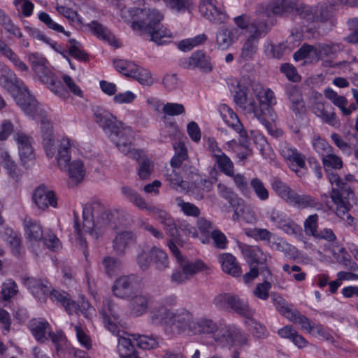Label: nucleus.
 <instances>
[{
    "label": "nucleus",
    "instance_id": "nucleus-28",
    "mask_svg": "<svg viewBox=\"0 0 358 358\" xmlns=\"http://www.w3.org/2000/svg\"><path fill=\"white\" fill-rule=\"evenodd\" d=\"M219 262L221 264L222 271L233 276L238 277L241 273V268L236 258L230 253H222L219 256Z\"/></svg>",
    "mask_w": 358,
    "mask_h": 358
},
{
    "label": "nucleus",
    "instance_id": "nucleus-2",
    "mask_svg": "<svg viewBox=\"0 0 358 358\" xmlns=\"http://www.w3.org/2000/svg\"><path fill=\"white\" fill-rule=\"evenodd\" d=\"M252 92L259 101V105L252 99L248 96V87L238 83L236 85L234 101L235 103L245 113L252 114L265 127L268 129L270 122L263 117V106H270L276 103L273 92L270 89H264L259 83L252 85Z\"/></svg>",
    "mask_w": 358,
    "mask_h": 358
},
{
    "label": "nucleus",
    "instance_id": "nucleus-35",
    "mask_svg": "<svg viewBox=\"0 0 358 358\" xmlns=\"http://www.w3.org/2000/svg\"><path fill=\"white\" fill-rule=\"evenodd\" d=\"M178 263L180 265V269L184 271L189 279L207 268L206 265L199 259L190 261L187 258L183 257L180 258Z\"/></svg>",
    "mask_w": 358,
    "mask_h": 358
},
{
    "label": "nucleus",
    "instance_id": "nucleus-1",
    "mask_svg": "<svg viewBox=\"0 0 358 358\" xmlns=\"http://www.w3.org/2000/svg\"><path fill=\"white\" fill-rule=\"evenodd\" d=\"M74 229L85 257L88 255L87 241L83 234L88 233L92 238L96 239L101 234L110 222L109 214L106 212L104 207L99 202L86 204L83 209L82 227L78 222V215L74 211Z\"/></svg>",
    "mask_w": 358,
    "mask_h": 358
},
{
    "label": "nucleus",
    "instance_id": "nucleus-16",
    "mask_svg": "<svg viewBox=\"0 0 358 358\" xmlns=\"http://www.w3.org/2000/svg\"><path fill=\"white\" fill-rule=\"evenodd\" d=\"M295 1L292 0H273L266 6L264 11L258 19L264 20V17H270L271 15L283 16L294 10Z\"/></svg>",
    "mask_w": 358,
    "mask_h": 358
},
{
    "label": "nucleus",
    "instance_id": "nucleus-33",
    "mask_svg": "<svg viewBox=\"0 0 358 358\" xmlns=\"http://www.w3.org/2000/svg\"><path fill=\"white\" fill-rule=\"evenodd\" d=\"M149 306V299L147 295L138 294L133 296L129 301L131 314L136 316H141L145 314Z\"/></svg>",
    "mask_w": 358,
    "mask_h": 358
},
{
    "label": "nucleus",
    "instance_id": "nucleus-5",
    "mask_svg": "<svg viewBox=\"0 0 358 358\" xmlns=\"http://www.w3.org/2000/svg\"><path fill=\"white\" fill-rule=\"evenodd\" d=\"M17 105L24 112L25 114L32 118L41 119V130L43 139V145L46 154L49 157L54 155L53 146L55 138L52 133V125L50 121L46 117L45 111L41 108L37 100L34 96L28 97V103L22 97H18Z\"/></svg>",
    "mask_w": 358,
    "mask_h": 358
},
{
    "label": "nucleus",
    "instance_id": "nucleus-25",
    "mask_svg": "<svg viewBox=\"0 0 358 358\" xmlns=\"http://www.w3.org/2000/svg\"><path fill=\"white\" fill-rule=\"evenodd\" d=\"M0 164L7 171L9 176L16 182L20 180L22 172L12 159L8 150L3 147H0Z\"/></svg>",
    "mask_w": 358,
    "mask_h": 358
},
{
    "label": "nucleus",
    "instance_id": "nucleus-3",
    "mask_svg": "<svg viewBox=\"0 0 358 358\" xmlns=\"http://www.w3.org/2000/svg\"><path fill=\"white\" fill-rule=\"evenodd\" d=\"M130 13L134 17L131 27L138 34H148L151 41L158 45H162L172 38L171 31L161 24L164 15L158 10L136 8Z\"/></svg>",
    "mask_w": 358,
    "mask_h": 358
},
{
    "label": "nucleus",
    "instance_id": "nucleus-54",
    "mask_svg": "<svg viewBox=\"0 0 358 358\" xmlns=\"http://www.w3.org/2000/svg\"><path fill=\"white\" fill-rule=\"evenodd\" d=\"M252 317H247L248 320L246 321V324L253 336L257 338H266L268 336V332L266 327Z\"/></svg>",
    "mask_w": 358,
    "mask_h": 358
},
{
    "label": "nucleus",
    "instance_id": "nucleus-22",
    "mask_svg": "<svg viewBox=\"0 0 358 358\" xmlns=\"http://www.w3.org/2000/svg\"><path fill=\"white\" fill-rule=\"evenodd\" d=\"M280 153L290 166H296L300 169L306 166L305 155L292 145L287 143H282L280 147Z\"/></svg>",
    "mask_w": 358,
    "mask_h": 358
},
{
    "label": "nucleus",
    "instance_id": "nucleus-7",
    "mask_svg": "<svg viewBox=\"0 0 358 358\" xmlns=\"http://www.w3.org/2000/svg\"><path fill=\"white\" fill-rule=\"evenodd\" d=\"M213 303L220 310H232L237 314L245 317H252L255 313V311L249 306L247 301L230 293L217 295L213 299Z\"/></svg>",
    "mask_w": 358,
    "mask_h": 358
},
{
    "label": "nucleus",
    "instance_id": "nucleus-30",
    "mask_svg": "<svg viewBox=\"0 0 358 358\" xmlns=\"http://www.w3.org/2000/svg\"><path fill=\"white\" fill-rule=\"evenodd\" d=\"M344 49L345 45L342 43H319L315 45V55L318 59L331 57L343 51Z\"/></svg>",
    "mask_w": 358,
    "mask_h": 358
},
{
    "label": "nucleus",
    "instance_id": "nucleus-62",
    "mask_svg": "<svg viewBox=\"0 0 358 358\" xmlns=\"http://www.w3.org/2000/svg\"><path fill=\"white\" fill-rule=\"evenodd\" d=\"M166 178L173 188L178 189L181 187L185 189L183 185L184 181L180 176V169L172 168L171 170H167Z\"/></svg>",
    "mask_w": 358,
    "mask_h": 358
},
{
    "label": "nucleus",
    "instance_id": "nucleus-49",
    "mask_svg": "<svg viewBox=\"0 0 358 358\" xmlns=\"http://www.w3.org/2000/svg\"><path fill=\"white\" fill-rule=\"evenodd\" d=\"M210 179L200 178L195 182L196 188L201 189L203 192H209L213 189L214 184L217 181L218 172L215 167L210 169L209 171Z\"/></svg>",
    "mask_w": 358,
    "mask_h": 358
},
{
    "label": "nucleus",
    "instance_id": "nucleus-23",
    "mask_svg": "<svg viewBox=\"0 0 358 358\" xmlns=\"http://www.w3.org/2000/svg\"><path fill=\"white\" fill-rule=\"evenodd\" d=\"M312 110L324 122L332 127H337L339 124L336 114L334 112L333 107L329 103L321 101L315 102L313 106Z\"/></svg>",
    "mask_w": 358,
    "mask_h": 358
},
{
    "label": "nucleus",
    "instance_id": "nucleus-34",
    "mask_svg": "<svg viewBox=\"0 0 358 358\" xmlns=\"http://www.w3.org/2000/svg\"><path fill=\"white\" fill-rule=\"evenodd\" d=\"M124 197L141 210H148L151 203H146L145 199L133 188L129 186H122L120 189Z\"/></svg>",
    "mask_w": 358,
    "mask_h": 358
},
{
    "label": "nucleus",
    "instance_id": "nucleus-39",
    "mask_svg": "<svg viewBox=\"0 0 358 358\" xmlns=\"http://www.w3.org/2000/svg\"><path fill=\"white\" fill-rule=\"evenodd\" d=\"M71 146V141L69 138H64L61 140L57 156L58 165L60 169H66L68 163L70 162V150Z\"/></svg>",
    "mask_w": 358,
    "mask_h": 358
},
{
    "label": "nucleus",
    "instance_id": "nucleus-64",
    "mask_svg": "<svg viewBox=\"0 0 358 358\" xmlns=\"http://www.w3.org/2000/svg\"><path fill=\"white\" fill-rule=\"evenodd\" d=\"M318 215L313 214L309 215L304 221L303 227L306 235L314 237L317 232Z\"/></svg>",
    "mask_w": 358,
    "mask_h": 358
},
{
    "label": "nucleus",
    "instance_id": "nucleus-63",
    "mask_svg": "<svg viewBox=\"0 0 358 358\" xmlns=\"http://www.w3.org/2000/svg\"><path fill=\"white\" fill-rule=\"evenodd\" d=\"M228 176L232 178L236 187L241 192L243 195L248 196L250 194V191L248 187V180L244 174H234V171H233L232 176Z\"/></svg>",
    "mask_w": 358,
    "mask_h": 358
},
{
    "label": "nucleus",
    "instance_id": "nucleus-56",
    "mask_svg": "<svg viewBox=\"0 0 358 358\" xmlns=\"http://www.w3.org/2000/svg\"><path fill=\"white\" fill-rule=\"evenodd\" d=\"M100 314L102 318H110L115 320L119 318L117 306L110 299H107L103 305Z\"/></svg>",
    "mask_w": 358,
    "mask_h": 358
},
{
    "label": "nucleus",
    "instance_id": "nucleus-17",
    "mask_svg": "<svg viewBox=\"0 0 358 358\" xmlns=\"http://www.w3.org/2000/svg\"><path fill=\"white\" fill-rule=\"evenodd\" d=\"M218 110L223 121L238 133L243 141L246 140L248 137L247 131L244 129L242 123L233 110L226 104H221Z\"/></svg>",
    "mask_w": 358,
    "mask_h": 358
},
{
    "label": "nucleus",
    "instance_id": "nucleus-60",
    "mask_svg": "<svg viewBox=\"0 0 358 358\" xmlns=\"http://www.w3.org/2000/svg\"><path fill=\"white\" fill-rule=\"evenodd\" d=\"M312 144L314 150L322 156V158L333 150L329 143L318 136L313 138Z\"/></svg>",
    "mask_w": 358,
    "mask_h": 358
},
{
    "label": "nucleus",
    "instance_id": "nucleus-52",
    "mask_svg": "<svg viewBox=\"0 0 358 358\" xmlns=\"http://www.w3.org/2000/svg\"><path fill=\"white\" fill-rule=\"evenodd\" d=\"M151 255L157 269L164 271L169 266L168 256L162 250L153 247L151 249Z\"/></svg>",
    "mask_w": 358,
    "mask_h": 358
},
{
    "label": "nucleus",
    "instance_id": "nucleus-31",
    "mask_svg": "<svg viewBox=\"0 0 358 358\" xmlns=\"http://www.w3.org/2000/svg\"><path fill=\"white\" fill-rule=\"evenodd\" d=\"M63 170L67 171L70 178L69 183L73 185H78L85 177V170L83 162L80 159L69 162L67 167Z\"/></svg>",
    "mask_w": 358,
    "mask_h": 358
},
{
    "label": "nucleus",
    "instance_id": "nucleus-42",
    "mask_svg": "<svg viewBox=\"0 0 358 358\" xmlns=\"http://www.w3.org/2000/svg\"><path fill=\"white\" fill-rule=\"evenodd\" d=\"M214 167L217 169L226 176H232L234 165L231 159L223 152L213 159Z\"/></svg>",
    "mask_w": 358,
    "mask_h": 358
},
{
    "label": "nucleus",
    "instance_id": "nucleus-21",
    "mask_svg": "<svg viewBox=\"0 0 358 358\" xmlns=\"http://www.w3.org/2000/svg\"><path fill=\"white\" fill-rule=\"evenodd\" d=\"M215 341L219 343H236L240 347H244L249 345L250 336L248 334L238 329H226L216 335Z\"/></svg>",
    "mask_w": 358,
    "mask_h": 358
},
{
    "label": "nucleus",
    "instance_id": "nucleus-4",
    "mask_svg": "<svg viewBox=\"0 0 358 358\" xmlns=\"http://www.w3.org/2000/svg\"><path fill=\"white\" fill-rule=\"evenodd\" d=\"M94 119L121 152L136 157L138 152L131 150L133 137L131 127L117 120L109 111L99 107L94 109Z\"/></svg>",
    "mask_w": 358,
    "mask_h": 358
},
{
    "label": "nucleus",
    "instance_id": "nucleus-46",
    "mask_svg": "<svg viewBox=\"0 0 358 358\" xmlns=\"http://www.w3.org/2000/svg\"><path fill=\"white\" fill-rule=\"evenodd\" d=\"M129 77L136 80L143 85L150 86L153 84V79L150 72L145 69L136 64L132 72H130Z\"/></svg>",
    "mask_w": 358,
    "mask_h": 358
},
{
    "label": "nucleus",
    "instance_id": "nucleus-32",
    "mask_svg": "<svg viewBox=\"0 0 358 358\" xmlns=\"http://www.w3.org/2000/svg\"><path fill=\"white\" fill-rule=\"evenodd\" d=\"M218 329L217 324L212 319L202 317L193 322L192 331L194 334H214Z\"/></svg>",
    "mask_w": 358,
    "mask_h": 358
},
{
    "label": "nucleus",
    "instance_id": "nucleus-55",
    "mask_svg": "<svg viewBox=\"0 0 358 358\" xmlns=\"http://www.w3.org/2000/svg\"><path fill=\"white\" fill-rule=\"evenodd\" d=\"M296 15L308 22H315V7L313 8L303 3L297 4L295 2L294 8Z\"/></svg>",
    "mask_w": 358,
    "mask_h": 358
},
{
    "label": "nucleus",
    "instance_id": "nucleus-44",
    "mask_svg": "<svg viewBox=\"0 0 358 358\" xmlns=\"http://www.w3.org/2000/svg\"><path fill=\"white\" fill-rule=\"evenodd\" d=\"M288 320L294 324H300L301 329L308 333H311L312 331L315 329V327L316 325L307 317L301 314V313L296 309L292 314H290Z\"/></svg>",
    "mask_w": 358,
    "mask_h": 358
},
{
    "label": "nucleus",
    "instance_id": "nucleus-57",
    "mask_svg": "<svg viewBox=\"0 0 358 358\" xmlns=\"http://www.w3.org/2000/svg\"><path fill=\"white\" fill-rule=\"evenodd\" d=\"M324 96L331 101L334 105L340 108L343 113V109L348 105V100L344 96H340L331 88H327L324 91Z\"/></svg>",
    "mask_w": 358,
    "mask_h": 358
},
{
    "label": "nucleus",
    "instance_id": "nucleus-14",
    "mask_svg": "<svg viewBox=\"0 0 358 358\" xmlns=\"http://www.w3.org/2000/svg\"><path fill=\"white\" fill-rule=\"evenodd\" d=\"M215 2L213 0H201L199 12L209 21L222 24L226 21L228 16L221 7L216 6Z\"/></svg>",
    "mask_w": 358,
    "mask_h": 358
},
{
    "label": "nucleus",
    "instance_id": "nucleus-48",
    "mask_svg": "<svg viewBox=\"0 0 358 358\" xmlns=\"http://www.w3.org/2000/svg\"><path fill=\"white\" fill-rule=\"evenodd\" d=\"M271 299L276 310L287 319H288L290 316V314H292L293 312L296 310L292 308V305L288 304L287 301L280 295L272 294Z\"/></svg>",
    "mask_w": 358,
    "mask_h": 358
},
{
    "label": "nucleus",
    "instance_id": "nucleus-58",
    "mask_svg": "<svg viewBox=\"0 0 358 358\" xmlns=\"http://www.w3.org/2000/svg\"><path fill=\"white\" fill-rule=\"evenodd\" d=\"M69 43L70 45L68 52L71 57L82 62L88 60L89 56L80 48V43L79 42L76 41L75 39H70Z\"/></svg>",
    "mask_w": 358,
    "mask_h": 358
},
{
    "label": "nucleus",
    "instance_id": "nucleus-10",
    "mask_svg": "<svg viewBox=\"0 0 358 358\" xmlns=\"http://www.w3.org/2000/svg\"><path fill=\"white\" fill-rule=\"evenodd\" d=\"M331 198L336 206V215L346 221L349 224H352L354 218L349 214V210L352 207L351 201L354 202L355 201L354 192L350 190L347 194L343 195L336 188L333 187L331 192Z\"/></svg>",
    "mask_w": 358,
    "mask_h": 358
},
{
    "label": "nucleus",
    "instance_id": "nucleus-43",
    "mask_svg": "<svg viewBox=\"0 0 358 358\" xmlns=\"http://www.w3.org/2000/svg\"><path fill=\"white\" fill-rule=\"evenodd\" d=\"M3 239L10 245L12 252L17 256L20 252L21 238L20 235L10 228L5 230Z\"/></svg>",
    "mask_w": 358,
    "mask_h": 358
},
{
    "label": "nucleus",
    "instance_id": "nucleus-15",
    "mask_svg": "<svg viewBox=\"0 0 358 358\" xmlns=\"http://www.w3.org/2000/svg\"><path fill=\"white\" fill-rule=\"evenodd\" d=\"M155 216V218L161 223L166 233L172 238L178 235V229L173 217L165 210L154 204L150 205L148 210Z\"/></svg>",
    "mask_w": 358,
    "mask_h": 358
},
{
    "label": "nucleus",
    "instance_id": "nucleus-8",
    "mask_svg": "<svg viewBox=\"0 0 358 358\" xmlns=\"http://www.w3.org/2000/svg\"><path fill=\"white\" fill-rule=\"evenodd\" d=\"M269 27L264 20L256 19L249 27V34L247 41L241 50V57L245 59H251L257 52L260 38L268 32Z\"/></svg>",
    "mask_w": 358,
    "mask_h": 358
},
{
    "label": "nucleus",
    "instance_id": "nucleus-20",
    "mask_svg": "<svg viewBox=\"0 0 358 358\" xmlns=\"http://www.w3.org/2000/svg\"><path fill=\"white\" fill-rule=\"evenodd\" d=\"M32 199L36 206L42 210L49 206L56 208L57 206V199L55 192L44 186L38 187L34 190Z\"/></svg>",
    "mask_w": 358,
    "mask_h": 358
},
{
    "label": "nucleus",
    "instance_id": "nucleus-12",
    "mask_svg": "<svg viewBox=\"0 0 358 358\" xmlns=\"http://www.w3.org/2000/svg\"><path fill=\"white\" fill-rule=\"evenodd\" d=\"M238 248L241 251L245 259L249 264H256L258 266L268 264L271 256L264 252L257 245H249L248 244L238 242Z\"/></svg>",
    "mask_w": 358,
    "mask_h": 358
},
{
    "label": "nucleus",
    "instance_id": "nucleus-9",
    "mask_svg": "<svg viewBox=\"0 0 358 358\" xmlns=\"http://www.w3.org/2000/svg\"><path fill=\"white\" fill-rule=\"evenodd\" d=\"M0 74V85L8 92L15 99L17 103V99L22 97L28 103V97L32 96L24 83L18 79L15 74L7 66L2 65Z\"/></svg>",
    "mask_w": 358,
    "mask_h": 358
},
{
    "label": "nucleus",
    "instance_id": "nucleus-61",
    "mask_svg": "<svg viewBox=\"0 0 358 358\" xmlns=\"http://www.w3.org/2000/svg\"><path fill=\"white\" fill-rule=\"evenodd\" d=\"M322 164L326 170L341 169L343 167L341 158L333 153V150L322 158Z\"/></svg>",
    "mask_w": 358,
    "mask_h": 358
},
{
    "label": "nucleus",
    "instance_id": "nucleus-47",
    "mask_svg": "<svg viewBox=\"0 0 358 358\" xmlns=\"http://www.w3.org/2000/svg\"><path fill=\"white\" fill-rule=\"evenodd\" d=\"M171 310L164 306L155 308L150 313L151 322L155 325L166 324L168 325Z\"/></svg>",
    "mask_w": 358,
    "mask_h": 358
},
{
    "label": "nucleus",
    "instance_id": "nucleus-51",
    "mask_svg": "<svg viewBox=\"0 0 358 358\" xmlns=\"http://www.w3.org/2000/svg\"><path fill=\"white\" fill-rule=\"evenodd\" d=\"M25 234L31 241L38 242L43 239L42 227L39 223L29 220L26 222Z\"/></svg>",
    "mask_w": 358,
    "mask_h": 358
},
{
    "label": "nucleus",
    "instance_id": "nucleus-45",
    "mask_svg": "<svg viewBox=\"0 0 358 358\" xmlns=\"http://www.w3.org/2000/svg\"><path fill=\"white\" fill-rule=\"evenodd\" d=\"M250 185L256 196L262 201H267L269 198V191L264 182L259 178H252Z\"/></svg>",
    "mask_w": 358,
    "mask_h": 358
},
{
    "label": "nucleus",
    "instance_id": "nucleus-37",
    "mask_svg": "<svg viewBox=\"0 0 358 358\" xmlns=\"http://www.w3.org/2000/svg\"><path fill=\"white\" fill-rule=\"evenodd\" d=\"M88 27L97 38L107 41L110 45H115L116 43L115 36L106 27L94 20L88 24Z\"/></svg>",
    "mask_w": 358,
    "mask_h": 358
},
{
    "label": "nucleus",
    "instance_id": "nucleus-50",
    "mask_svg": "<svg viewBox=\"0 0 358 358\" xmlns=\"http://www.w3.org/2000/svg\"><path fill=\"white\" fill-rule=\"evenodd\" d=\"M176 203L180 211L187 217H199L201 214L200 209L196 205L185 201L181 197L176 199Z\"/></svg>",
    "mask_w": 358,
    "mask_h": 358
},
{
    "label": "nucleus",
    "instance_id": "nucleus-36",
    "mask_svg": "<svg viewBox=\"0 0 358 358\" xmlns=\"http://www.w3.org/2000/svg\"><path fill=\"white\" fill-rule=\"evenodd\" d=\"M271 186L275 194L289 203L294 190L278 177H273L271 180Z\"/></svg>",
    "mask_w": 358,
    "mask_h": 358
},
{
    "label": "nucleus",
    "instance_id": "nucleus-59",
    "mask_svg": "<svg viewBox=\"0 0 358 358\" xmlns=\"http://www.w3.org/2000/svg\"><path fill=\"white\" fill-rule=\"evenodd\" d=\"M166 7L178 12L189 11L192 6V0H162Z\"/></svg>",
    "mask_w": 358,
    "mask_h": 358
},
{
    "label": "nucleus",
    "instance_id": "nucleus-41",
    "mask_svg": "<svg viewBox=\"0 0 358 358\" xmlns=\"http://www.w3.org/2000/svg\"><path fill=\"white\" fill-rule=\"evenodd\" d=\"M131 336L136 342V345L141 349H155L159 345V338L153 335L149 336L144 334H131Z\"/></svg>",
    "mask_w": 358,
    "mask_h": 358
},
{
    "label": "nucleus",
    "instance_id": "nucleus-11",
    "mask_svg": "<svg viewBox=\"0 0 358 358\" xmlns=\"http://www.w3.org/2000/svg\"><path fill=\"white\" fill-rule=\"evenodd\" d=\"M169 315L168 325L178 333L184 332L187 329L192 330L194 316L189 310L185 308H178L173 311L171 310Z\"/></svg>",
    "mask_w": 358,
    "mask_h": 358
},
{
    "label": "nucleus",
    "instance_id": "nucleus-26",
    "mask_svg": "<svg viewBox=\"0 0 358 358\" xmlns=\"http://www.w3.org/2000/svg\"><path fill=\"white\" fill-rule=\"evenodd\" d=\"M288 204L300 209L315 208L321 210L322 208V204L317 199L309 194H299L296 192L291 197Z\"/></svg>",
    "mask_w": 358,
    "mask_h": 358
},
{
    "label": "nucleus",
    "instance_id": "nucleus-38",
    "mask_svg": "<svg viewBox=\"0 0 358 358\" xmlns=\"http://www.w3.org/2000/svg\"><path fill=\"white\" fill-rule=\"evenodd\" d=\"M131 150L137 152L138 155L136 156V157H131L129 155L127 156L130 158L136 159L139 162L140 166L138 169V174L141 179H147L152 173L153 166L151 162L148 158L144 157L143 153L141 150L134 149L131 143Z\"/></svg>",
    "mask_w": 358,
    "mask_h": 358
},
{
    "label": "nucleus",
    "instance_id": "nucleus-18",
    "mask_svg": "<svg viewBox=\"0 0 358 358\" xmlns=\"http://www.w3.org/2000/svg\"><path fill=\"white\" fill-rule=\"evenodd\" d=\"M238 39V30L234 27L222 26L215 36V45L218 50H227Z\"/></svg>",
    "mask_w": 358,
    "mask_h": 358
},
{
    "label": "nucleus",
    "instance_id": "nucleus-19",
    "mask_svg": "<svg viewBox=\"0 0 358 358\" xmlns=\"http://www.w3.org/2000/svg\"><path fill=\"white\" fill-rule=\"evenodd\" d=\"M17 142L19 155L23 166H29L34 159L33 148L31 146V138L22 132H17L14 135Z\"/></svg>",
    "mask_w": 358,
    "mask_h": 358
},
{
    "label": "nucleus",
    "instance_id": "nucleus-13",
    "mask_svg": "<svg viewBox=\"0 0 358 358\" xmlns=\"http://www.w3.org/2000/svg\"><path fill=\"white\" fill-rule=\"evenodd\" d=\"M138 279V277L133 274L119 277L112 286L113 294L122 299L129 298L134 292Z\"/></svg>",
    "mask_w": 358,
    "mask_h": 358
},
{
    "label": "nucleus",
    "instance_id": "nucleus-27",
    "mask_svg": "<svg viewBox=\"0 0 358 358\" xmlns=\"http://www.w3.org/2000/svg\"><path fill=\"white\" fill-rule=\"evenodd\" d=\"M186 67L199 68L202 71L208 73L212 71L213 64L210 56L202 51H196L187 59Z\"/></svg>",
    "mask_w": 358,
    "mask_h": 358
},
{
    "label": "nucleus",
    "instance_id": "nucleus-40",
    "mask_svg": "<svg viewBox=\"0 0 358 358\" xmlns=\"http://www.w3.org/2000/svg\"><path fill=\"white\" fill-rule=\"evenodd\" d=\"M101 264L104 273L110 278L117 275L122 267V261L111 256L104 257L101 260Z\"/></svg>",
    "mask_w": 358,
    "mask_h": 358
},
{
    "label": "nucleus",
    "instance_id": "nucleus-29",
    "mask_svg": "<svg viewBox=\"0 0 358 358\" xmlns=\"http://www.w3.org/2000/svg\"><path fill=\"white\" fill-rule=\"evenodd\" d=\"M30 330L35 338L41 343L48 339L51 327L45 320H33L29 324Z\"/></svg>",
    "mask_w": 358,
    "mask_h": 358
},
{
    "label": "nucleus",
    "instance_id": "nucleus-24",
    "mask_svg": "<svg viewBox=\"0 0 358 358\" xmlns=\"http://www.w3.org/2000/svg\"><path fill=\"white\" fill-rule=\"evenodd\" d=\"M136 240L137 237L134 232L131 231H121L115 236L113 241V248L117 255L123 256L127 248L136 243Z\"/></svg>",
    "mask_w": 358,
    "mask_h": 358
},
{
    "label": "nucleus",
    "instance_id": "nucleus-53",
    "mask_svg": "<svg viewBox=\"0 0 358 358\" xmlns=\"http://www.w3.org/2000/svg\"><path fill=\"white\" fill-rule=\"evenodd\" d=\"M66 311L69 314L73 313L78 314L80 312L82 314H85V312L90 308V305L87 301L83 300L81 304L76 303L70 299H68L65 304L64 305Z\"/></svg>",
    "mask_w": 358,
    "mask_h": 358
},
{
    "label": "nucleus",
    "instance_id": "nucleus-6",
    "mask_svg": "<svg viewBox=\"0 0 358 358\" xmlns=\"http://www.w3.org/2000/svg\"><path fill=\"white\" fill-rule=\"evenodd\" d=\"M28 61L31 64L34 72L40 80L46 84L48 88L56 95L63 99L69 98V94L62 82L47 67V59L38 53H31L28 56Z\"/></svg>",
    "mask_w": 358,
    "mask_h": 358
}]
</instances>
